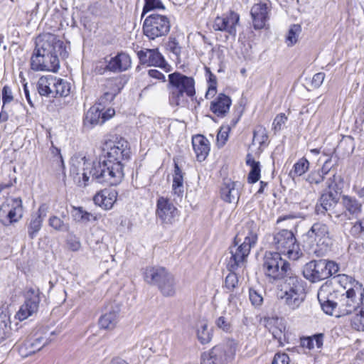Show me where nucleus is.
Here are the masks:
<instances>
[{
    "mask_svg": "<svg viewBox=\"0 0 364 364\" xmlns=\"http://www.w3.org/2000/svg\"><path fill=\"white\" fill-rule=\"evenodd\" d=\"M105 159L94 161L82 168V173L73 164L70 173L73 175H82L83 185L87 186L92 178L99 183L107 186H116L124 177L122 161L130 158L131 151L128 142L124 138L113 141L109 139L102 146ZM80 178V176L78 177Z\"/></svg>",
    "mask_w": 364,
    "mask_h": 364,
    "instance_id": "obj_1",
    "label": "nucleus"
},
{
    "mask_svg": "<svg viewBox=\"0 0 364 364\" xmlns=\"http://www.w3.org/2000/svg\"><path fill=\"white\" fill-rule=\"evenodd\" d=\"M338 293V290H332L327 284L322 285L317 294L321 309L326 314L337 318L353 314L352 318L355 314L359 313L364 295L352 291Z\"/></svg>",
    "mask_w": 364,
    "mask_h": 364,
    "instance_id": "obj_2",
    "label": "nucleus"
},
{
    "mask_svg": "<svg viewBox=\"0 0 364 364\" xmlns=\"http://www.w3.org/2000/svg\"><path fill=\"white\" fill-rule=\"evenodd\" d=\"M304 247L309 255L320 257L331 251L333 237L329 226L323 222L314 223L303 235Z\"/></svg>",
    "mask_w": 364,
    "mask_h": 364,
    "instance_id": "obj_3",
    "label": "nucleus"
},
{
    "mask_svg": "<svg viewBox=\"0 0 364 364\" xmlns=\"http://www.w3.org/2000/svg\"><path fill=\"white\" fill-rule=\"evenodd\" d=\"M168 102L172 107H186L196 95L195 80L178 72L168 75Z\"/></svg>",
    "mask_w": 364,
    "mask_h": 364,
    "instance_id": "obj_4",
    "label": "nucleus"
},
{
    "mask_svg": "<svg viewBox=\"0 0 364 364\" xmlns=\"http://www.w3.org/2000/svg\"><path fill=\"white\" fill-rule=\"evenodd\" d=\"M262 269L269 280H285L293 275L289 264L281 257V253L267 252L263 258Z\"/></svg>",
    "mask_w": 364,
    "mask_h": 364,
    "instance_id": "obj_5",
    "label": "nucleus"
},
{
    "mask_svg": "<svg viewBox=\"0 0 364 364\" xmlns=\"http://www.w3.org/2000/svg\"><path fill=\"white\" fill-rule=\"evenodd\" d=\"M304 287L302 281L293 274L286 278L281 289L280 299L290 309H298L305 299Z\"/></svg>",
    "mask_w": 364,
    "mask_h": 364,
    "instance_id": "obj_6",
    "label": "nucleus"
},
{
    "mask_svg": "<svg viewBox=\"0 0 364 364\" xmlns=\"http://www.w3.org/2000/svg\"><path fill=\"white\" fill-rule=\"evenodd\" d=\"M70 47L66 46L59 38L51 33L39 36L36 41L33 53L39 55H53L66 58L69 55Z\"/></svg>",
    "mask_w": 364,
    "mask_h": 364,
    "instance_id": "obj_7",
    "label": "nucleus"
},
{
    "mask_svg": "<svg viewBox=\"0 0 364 364\" xmlns=\"http://www.w3.org/2000/svg\"><path fill=\"white\" fill-rule=\"evenodd\" d=\"M236 348L237 343L234 340H228L203 353L201 364H227L234 359Z\"/></svg>",
    "mask_w": 364,
    "mask_h": 364,
    "instance_id": "obj_8",
    "label": "nucleus"
},
{
    "mask_svg": "<svg viewBox=\"0 0 364 364\" xmlns=\"http://www.w3.org/2000/svg\"><path fill=\"white\" fill-rule=\"evenodd\" d=\"M272 245L278 253L287 256L290 259L296 260L302 255L294 235L288 230H282L275 233Z\"/></svg>",
    "mask_w": 364,
    "mask_h": 364,
    "instance_id": "obj_9",
    "label": "nucleus"
},
{
    "mask_svg": "<svg viewBox=\"0 0 364 364\" xmlns=\"http://www.w3.org/2000/svg\"><path fill=\"white\" fill-rule=\"evenodd\" d=\"M338 270V264L335 262L324 259L312 260L306 264L303 274L308 280L316 282L330 277Z\"/></svg>",
    "mask_w": 364,
    "mask_h": 364,
    "instance_id": "obj_10",
    "label": "nucleus"
},
{
    "mask_svg": "<svg viewBox=\"0 0 364 364\" xmlns=\"http://www.w3.org/2000/svg\"><path fill=\"white\" fill-rule=\"evenodd\" d=\"M142 28L144 34L149 40H155L169 33L171 23L165 15L151 14L144 19Z\"/></svg>",
    "mask_w": 364,
    "mask_h": 364,
    "instance_id": "obj_11",
    "label": "nucleus"
},
{
    "mask_svg": "<svg viewBox=\"0 0 364 364\" xmlns=\"http://www.w3.org/2000/svg\"><path fill=\"white\" fill-rule=\"evenodd\" d=\"M23 208L22 200L21 198H11L1 205L0 217L3 218L5 215V219L3 220L4 225H10L18 222L23 216Z\"/></svg>",
    "mask_w": 364,
    "mask_h": 364,
    "instance_id": "obj_12",
    "label": "nucleus"
},
{
    "mask_svg": "<svg viewBox=\"0 0 364 364\" xmlns=\"http://www.w3.org/2000/svg\"><path fill=\"white\" fill-rule=\"evenodd\" d=\"M40 290L30 288L26 294V300L16 313L15 317L19 321H23L36 313L38 309L40 299Z\"/></svg>",
    "mask_w": 364,
    "mask_h": 364,
    "instance_id": "obj_13",
    "label": "nucleus"
},
{
    "mask_svg": "<svg viewBox=\"0 0 364 364\" xmlns=\"http://www.w3.org/2000/svg\"><path fill=\"white\" fill-rule=\"evenodd\" d=\"M137 57L141 65L159 67L165 72H169L171 66L166 61L157 48H145L137 52Z\"/></svg>",
    "mask_w": 364,
    "mask_h": 364,
    "instance_id": "obj_14",
    "label": "nucleus"
},
{
    "mask_svg": "<svg viewBox=\"0 0 364 364\" xmlns=\"http://www.w3.org/2000/svg\"><path fill=\"white\" fill-rule=\"evenodd\" d=\"M239 21L240 15L230 11L221 16H217L214 20L213 27L215 31H223L228 33L229 36L235 37Z\"/></svg>",
    "mask_w": 364,
    "mask_h": 364,
    "instance_id": "obj_15",
    "label": "nucleus"
},
{
    "mask_svg": "<svg viewBox=\"0 0 364 364\" xmlns=\"http://www.w3.org/2000/svg\"><path fill=\"white\" fill-rule=\"evenodd\" d=\"M31 68L34 71H50L57 73L60 68V60L57 55H39L33 53Z\"/></svg>",
    "mask_w": 364,
    "mask_h": 364,
    "instance_id": "obj_16",
    "label": "nucleus"
},
{
    "mask_svg": "<svg viewBox=\"0 0 364 364\" xmlns=\"http://www.w3.org/2000/svg\"><path fill=\"white\" fill-rule=\"evenodd\" d=\"M178 210L167 198L159 197L156 201V215L162 223L172 224L178 216Z\"/></svg>",
    "mask_w": 364,
    "mask_h": 364,
    "instance_id": "obj_17",
    "label": "nucleus"
},
{
    "mask_svg": "<svg viewBox=\"0 0 364 364\" xmlns=\"http://www.w3.org/2000/svg\"><path fill=\"white\" fill-rule=\"evenodd\" d=\"M271 3L269 1H260L255 4L250 9L252 26L255 30H260L265 27L269 19Z\"/></svg>",
    "mask_w": 364,
    "mask_h": 364,
    "instance_id": "obj_18",
    "label": "nucleus"
},
{
    "mask_svg": "<svg viewBox=\"0 0 364 364\" xmlns=\"http://www.w3.org/2000/svg\"><path fill=\"white\" fill-rule=\"evenodd\" d=\"M240 242L234 241V245L230 247L231 257L228 264L230 271H235L242 264L246 261L252 249L246 243L242 242L240 245H238Z\"/></svg>",
    "mask_w": 364,
    "mask_h": 364,
    "instance_id": "obj_19",
    "label": "nucleus"
},
{
    "mask_svg": "<svg viewBox=\"0 0 364 364\" xmlns=\"http://www.w3.org/2000/svg\"><path fill=\"white\" fill-rule=\"evenodd\" d=\"M259 230V226L255 221L248 220L242 225L241 230L235 237V242H241L243 237L242 242L253 248L258 240Z\"/></svg>",
    "mask_w": 364,
    "mask_h": 364,
    "instance_id": "obj_20",
    "label": "nucleus"
},
{
    "mask_svg": "<svg viewBox=\"0 0 364 364\" xmlns=\"http://www.w3.org/2000/svg\"><path fill=\"white\" fill-rule=\"evenodd\" d=\"M239 186L238 182L230 178H225L220 190L221 199L228 203H237L240 196Z\"/></svg>",
    "mask_w": 364,
    "mask_h": 364,
    "instance_id": "obj_21",
    "label": "nucleus"
},
{
    "mask_svg": "<svg viewBox=\"0 0 364 364\" xmlns=\"http://www.w3.org/2000/svg\"><path fill=\"white\" fill-rule=\"evenodd\" d=\"M333 282L337 284L342 290L337 289L341 293H348L350 291L360 293L364 295V289L363 285L354 278L346 274H338L333 278Z\"/></svg>",
    "mask_w": 364,
    "mask_h": 364,
    "instance_id": "obj_22",
    "label": "nucleus"
},
{
    "mask_svg": "<svg viewBox=\"0 0 364 364\" xmlns=\"http://www.w3.org/2000/svg\"><path fill=\"white\" fill-rule=\"evenodd\" d=\"M48 343V339L42 336L33 339L29 338L18 346V353L21 356L26 358L39 351Z\"/></svg>",
    "mask_w": 364,
    "mask_h": 364,
    "instance_id": "obj_23",
    "label": "nucleus"
},
{
    "mask_svg": "<svg viewBox=\"0 0 364 364\" xmlns=\"http://www.w3.org/2000/svg\"><path fill=\"white\" fill-rule=\"evenodd\" d=\"M109 71L120 73L131 67V58L124 53H118L114 57H106Z\"/></svg>",
    "mask_w": 364,
    "mask_h": 364,
    "instance_id": "obj_24",
    "label": "nucleus"
},
{
    "mask_svg": "<svg viewBox=\"0 0 364 364\" xmlns=\"http://www.w3.org/2000/svg\"><path fill=\"white\" fill-rule=\"evenodd\" d=\"M168 273V269L164 267L149 266L144 269L143 277L147 284L157 286Z\"/></svg>",
    "mask_w": 364,
    "mask_h": 364,
    "instance_id": "obj_25",
    "label": "nucleus"
},
{
    "mask_svg": "<svg viewBox=\"0 0 364 364\" xmlns=\"http://www.w3.org/2000/svg\"><path fill=\"white\" fill-rule=\"evenodd\" d=\"M48 206L46 204L40 205L38 213L32 215L28 228V234L30 238L33 239L40 231L44 218L46 215Z\"/></svg>",
    "mask_w": 364,
    "mask_h": 364,
    "instance_id": "obj_26",
    "label": "nucleus"
},
{
    "mask_svg": "<svg viewBox=\"0 0 364 364\" xmlns=\"http://www.w3.org/2000/svg\"><path fill=\"white\" fill-rule=\"evenodd\" d=\"M117 196L116 191L105 189L98 192L94 196L93 200L95 205L102 207L105 210H109L115 203Z\"/></svg>",
    "mask_w": 364,
    "mask_h": 364,
    "instance_id": "obj_27",
    "label": "nucleus"
},
{
    "mask_svg": "<svg viewBox=\"0 0 364 364\" xmlns=\"http://www.w3.org/2000/svg\"><path fill=\"white\" fill-rule=\"evenodd\" d=\"M119 309L117 306H111L109 309L103 314L99 319V325L101 328L113 329L119 317Z\"/></svg>",
    "mask_w": 364,
    "mask_h": 364,
    "instance_id": "obj_28",
    "label": "nucleus"
},
{
    "mask_svg": "<svg viewBox=\"0 0 364 364\" xmlns=\"http://www.w3.org/2000/svg\"><path fill=\"white\" fill-rule=\"evenodd\" d=\"M230 105V98L224 94H220L211 102L210 109L217 116L223 117L229 111Z\"/></svg>",
    "mask_w": 364,
    "mask_h": 364,
    "instance_id": "obj_29",
    "label": "nucleus"
},
{
    "mask_svg": "<svg viewBox=\"0 0 364 364\" xmlns=\"http://www.w3.org/2000/svg\"><path fill=\"white\" fill-rule=\"evenodd\" d=\"M193 147L198 161H203L210 151V142L207 138H191Z\"/></svg>",
    "mask_w": 364,
    "mask_h": 364,
    "instance_id": "obj_30",
    "label": "nucleus"
},
{
    "mask_svg": "<svg viewBox=\"0 0 364 364\" xmlns=\"http://www.w3.org/2000/svg\"><path fill=\"white\" fill-rule=\"evenodd\" d=\"M55 80L56 77L53 75L42 76L37 82V89L41 96L53 97Z\"/></svg>",
    "mask_w": 364,
    "mask_h": 364,
    "instance_id": "obj_31",
    "label": "nucleus"
},
{
    "mask_svg": "<svg viewBox=\"0 0 364 364\" xmlns=\"http://www.w3.org/2000/svg\"><path fill=\"white\" fill-rule=\"evenodd\" d=\"M184 173L174 160V170L173 174L172 191L174 195L182 197L184 192L183 186Z\"/></svg>",
    "mask_w": 364,
    "mask_h": 364,
    "instance_id": "obj_32",
    "label": "nucleus"
},
{
    "mask_svg": "<svg viewBox=\"0 0 364 364\" xmlns=\"http://www.w3.org/2000/svg\"><path fill=\"white\" fill-rule=\"evenodd\" d=\"M156 287L164 296H173L176 293V282L173 275L169 272Z\"/></svg>",
    "mask_w": 364,
    "mask_h": 364,
    "instance_id": "obj_33",
    "label": "nucleus"
},
{
    "mask_svg": "<svg viewBox=\"0 0 364 364\" xmlns=\"http://www.w3.org/2000/svg\"><path fill=\"white\" fill-rule=\"evenodd\" d=\"M342 204L347 212L355 217H358L362 211V204L354 197L343 195Z\"/></svg>",
    "mask_w": 364,
    "mask_h": 364,
    "instance_id": "obj_34",
    "label": "nucleus"
},
{
    "mask_svg": "<svg viewBox=\"0 0 364 364\" xmlns=\"http://www.w3.org/2000/svg\"><path fill=\"white\" fill-rule=\"evenodd\" d=\"M102 115L101 108L100 107L93 106L87 112L84 119V127L91 129L93 126L101 123Z\"/></svg>",
    "mask_w": 364,
    "mask_h": 364,
    "instance_id": "obj_35",
    "label": "nucleus"
},
{
    "mask_svg": "<svg viewBox=\"0 0 364 364\" xmlns=\"http://www.w3.org/2000/svg\"><path fill=\"white\" fill-rule=\"evenodd\" d=\"M319 205L316 206V212L318 214H324L326 211L336 204L337 200L332 192H328L321 195L319 200Z\"/></svg>",
    "mask_w": 364,
    "mask_h": 364,
    "instance_id": "obj_36",
    "label": "nucleus"
},
{
    "mask_svg": "<svg viewBox=\"0 0 364 364\" xmlns=\"http://www.w3.org/2000/svg\"><path fill=\"white\" fill-rule=\"evenodd\" d=\"M246 164L250 166L251 170L248 174L247 181L250 183H255L260 178V164L256 161L251 154L246 156Z\"/></svg>",
    "mask_w": 364,
    "mask_h": 364,
    "instance_id": "obj_37",
    "label": "nucleus"
},
{
    "mask_svg": "<svg viewBox=\"0 0 364 364\" xmlns=\"http://www.w3.org/2000/svg\"><path fill=\"white\" fill-rule=\"evenodd\" d=\"M323 333H316L311 336L302 337L300 339V345L302 348L312 350L316 346L321 348L323 343Z\"/></svg>",
    "mask_w": 364,
    "mask_h": 364,
    "instance_id": "obj_38",
    "label": "nucleus"
},
{
    "mask_svg": "<svg viewBox=\"0 0 364 364\" xmlns=\"http://www.w3.org/2000/svg\"><path fill=\"white\" fill-rule=\"evenodd\" d=\"M54 91L53 97H66L70 94V83L62 79L56 77V80H55L54 85Z\"/></svg>",
    "mask_w": 364,
    "mask_h": 364,
    "instance_id": "obj_39",
    "label": "nucleus"
},
{
    "mask_svg": "<svg viewBox=\"0 0 364 364\" xmlns=\"http://www.w3.org/2000/svg\"><path fill=\"white\" fill-rule=\"evenodd\" d=\"M309 168V161L304 157L301 158L294 164L292 169L290 171L289 175L293 178L297 176H301L308 171Z\"/></svg>",
    "mask_w": 364,
    "mask_h": 364,
    "instance_id": "obj_40",
    "label": "nucleus"
},
{
    "mask_svg": "<svg viewBox=\"0 0 364 364\" xmlns=\"http://www.w3.org/2000/svg\"><path fill=\"white\" fill-rule=\"evenodd\" d=\"M10 328V316L7 311L0 309V342L6 336Z\"/></svg>",
    "mask_w": 364,
    "mask_h": 364,
    "instance_id": "obj_41",
    "label": "nucleus"
},
{
    "mask_svg": "<svg viewBox=\"0 0 364 364\" xmlns=\"http://www.w3.org/2000/svg\"><path fill=\"white\" fill-rule=\"evenodd\" d=\"M350 325L352 328L358 331H364V301L359 313L350 318Z\"/></svg>",
    "mask_w": 364,
    "mask_h": 364,
    "instance_id": "obj_42",
    "label": "nucleus"
},
{
    "mask_svg": "<svg viewBox=\"0 0 364 364\" xmlns=\"http://www.w3.org/2000/svg\"><path fill=\"white\" fill-rule=\"evenodd\" d=\"M264 291L261 289H256L251 287L249 289V299L252 306L257 308L263 304L264 298L263 294Z\"/></svg>",
    "mask_w": 364,
    "mask_h": 364,
    "instance_id": "obj_43",
    "label": "nucleus"
},
{
    "mask_svg": "<svg viewBox=\"0 0 364 364\" xmlns=\"http://www.w3.org/2000/svg\"><path fill=\"white\" fill-rule=\"evenodd\" d=\"M144 2L141 18L149 11L165 9V6L161 0H144Z\"/></svg>",
    "mask_w": 364,
    "mask_h": 364,
    "instance_id": "obj_44",
    "label": "nucleus"
},
{
    "mask_svg": "<svg viewBox=\"0 0 364 364\" xmlns=\"http://www.w3.org/2000/svg\"><path fill=\"white\" fill-rule=\"evenodd\" d=\"M105 90L118 95L123 87L121 80L118 78L106 79L104 84Z\"/></svg>",
    "mask_w": 364,
    "mask_h": 364,
    "instance_id": "obj_45",
    "label": "nucleus"
},
{
    "mask_svg": "<svg viewBox=\"0 0 364 364\" xmlns=\"http://www.w3.org/2000/svg\"><path fill=\"white\" fill-rule=\"evenodd\" d=\"M301 32V27L300 25L293 24L291 26L287 36V42L288 46H291L297 42L299 36Z\"/></svg>",
    "mask_w": 364,
    "mask_h": 364,
    "instance_id": "obj_46",
    "label": "nucleus"
},
{
    "mask_svg": "<svg viewBox=\"0 0 364 364\" xmlns=\"http://www.w3.org/2000/svg\"><path fill=\"white\" fill-rule=\"evenodd\" d=\"M206 73L208 75V88L205 93V97L209 99L216 94L217 79L216 76L210 72L209 68H206Z\"/></svg>",
    "mask_w": 364,
    "mask_h": 364,
    "instance_id": "obj_47",
    "label": "nucleus"
},
{
    "mask_svg": "<svg viewBox=\"0 0 364 364\" xmlns=\"http://www.w3.org/2000/svg\"><path fill=\"white\" fill-rule=\"evenodd\" d=\"M48 224L55 230L60 232H66L69 228V225L67 223H65L63 219L55 215L51 216L49 218Z\"/></svg>",
    "mask_w": 364,
    "mask_h": 364,
    "instance_id": "obj_48",
    "label": "nucleus"
},
{
    "mask_svg": "<svg viewBox=\"0 0 364 364\" xmlns=\"http://www.w3.org/2000/svg\"><path fill=\"white\" fill-rule=\"evenodd\" d=\"M198 338L202 344L208 343L210 341L212 334L208 329L207 324L202 323L197 331Z\"/></svg>",
    "mask_w": 364,
    "mask_h": 364,
    "instance_id": "obj_49",
    "label": "nucleus"
},
{
    "mask_svg": "<svg viewBox=\"0 0 364 364\" xmlns=\"http://www.w3.org/2000/svg\"><path fill=\"white\" fill-rule=\"evenodd\" d=\"M215 324L220 329L226 333H230L232 331V327L231 321L230 318L224 316L218 317L215 321Z\"/></svg>",
    "mask_w": 364,
    "mask_h": 364,
    "instance_id": "obj_50",
    "label": "nucleus"
},
{
    "mask_svg": "<svg viewBox=\"0 0 364 364\" xmlns=\"http://www.w3.org/2000/svg\"><path fill=\"white\" fill-rule=\"evenodd\" d=\"M167 49L175 55L176 60H179V56L181 53V47L175 38H169L167 43Z\"/></svg>",
    "mask_w": 364,
    "mask_h": 364,
    "instance_id": "obj_51",
    "label": "nucleus"
},
{
    "mask_svg": "<svg viewBox=\"0 0 364 364\" xmlns=\"http://www.w3.org/2000/svg\"><path fill=\"white\" fill-rule=\"evenodd\" d=\"M287 121V117L284 113H280L276 116L274 118L272 127L274 130L276 132L282 129Z\"/></svg>",
    "mask_w": 364,
    "mask_h": 364,
    "instance_id": "obj_52",
    "label": "nucleus"
},
{
    "mask_svg": "<svg viewBox=\"0 0 364 364\" xmlns=\"http://www.w3.org/2000/svg\"><path fill=\"white\" fill-rule=\"evenodd\" d=\"M238 283V278L237 274L233 272V271H230V272L226 276L225 279V285L227 289L229 290L234 289Z\"/></svg>",
    "mask_w": 364,
    "mask_h": 364,
    "instance_id": "obj_53",
    "label": "nucleus"
},
{
    "mask_svg": "<svg viewBox=\"0 0 364 364\" xmlns=\"http://www.w3.org/2000/svg\"><path fill=\"white\" fill-rule=\"evenodd\" d=\"M77 210V212L76 213V215L82 222L87 223L92 220L95 221L97 220V218L95 215H93L90 213L87 212L86 210H84L82 208H78Z\"/></svg>",
    "mask_w": 364,
    "mask_h": 364,
    "instance_id": "obj_54",
    "label": "nucleus"
},
{
    "mask_svg": "<svg viewBox=\"0 0 364 364\" xmlns=\"http://www.w3.org/2000/svg\"><path fill=\"white\" fill-rule=\"evenodd\" d=\"M325 179L326 178H324V176H323V174L321 173L319 171H315L311 172L306 180L309 183L319 184Z\"/></svg>",
    "mask_w": 364,
    "mask_h": 364,
    "instance_id": "obj_55",
    "label": "nucleus"
},
{
    "mask_svg": "<svg viewBox=\"0 0 364 364\" xmlns=\"http://www.w3.org/2000/svg\"><path fill=\"white\" fill-rule=\"evenodd\" d=\"M289 358L285 353H277L273 358L272 364H289Z\"/></svg>",
    "mask_w": 364,
    "mask_h": 364,
    "instance_id": "obj_56",
    "label": "nucleus"
},
{
    "mask_svg": "<svg viewBox=\"0 0 364 364\" xmlns=\"http://www.w3.org/2000/svg\"><path fill=\"white\" fill-rule=\"evenodd\" d=\"M107 65V58H105L97 63L95 67V73L97 75H104L107 71H109Z\"/></svg>",
    "mask_w": 364,
    "mask_h": 364,
    "instance_id": "obj_57",
    "label": "nucleus"
},
{
    "mask_svg": "<svg viewBox=\"0 0 364 364\" xmlns=\"http://www.w3.org/2000/svg\"><path fill=\"white\" fill-rule=\"evenodd\" d=\"M117 95L105 90L103 95L99 99V105L102 106L112 102Z\"/></svg>",
    "mask_w": 364,
    "mask_h": 364,
    "instance_id": "obj_58",
    "label": "nucleus"
},
{
    "mask_svg": "<svg viewBox=\"0 0 364 364\" xmlns=\"http://www.w3.org/2000/svg\"><path fill=\"white\" fill-rule=\"evenodd\" d=\"M13 100V95L11 89L8 86L5 85L2 89V102L3 104L10 103Z\"/></svg>",
    "mask_w": 364,
    "mask_h": 364,
    "instance_id": "obj_59",
    "label": "nucleus"
},
{
    "mask_svg": "<svg viewBox=\"0 0 364 364\" xmlns=\"http://www.w3.org/2000/svg\"><path fill=\"white\" fill-rule=\"evenodd\" d=\"M324 78H325V74L323 73H318L315 74L313 76L312 80H311L312 87L314 88L319 87L322 85V83L324 80Z\"/></svg>",
    "mask_w": 364,
    "mask_h": 364,
    "instance_id": "obj_60",
    "label": "nucleus"
},
{
    "mask_svg": "<svg viewBox=\"0 0 364 364\" xmlns=\"http://www.w3.org/2000/svg\"><path fill=\"white\" fill-rule=\"evenodd\" d=\"M67 245L72 251H77L81 247L80 240L75 237H70L67 241Z\"/></svg>",
    "mask_w": 364,
    "mask_h": 364,
    "instance_id": "obj_61",
    "label": "nucleus"
},
{
    "mask_svg": "<svg viewBox=\"0 0 364 364\" xmlns=\"http://www.w3.org/2000/svg\"><path fill=\"white\" fill-rule=\"evenodd\" d=\"M331 159H328L323 164V166L320 170L321 173L323 174V176H324V178H326V176L327 175L331 174V169L332 168V165H331Z\"/></svg>",
    "mask_w": 364,
    "mask_h": 364,
    "instance_id": "obj_62",
    "label": "nucleus"
},
{
    "mask_svg": "<svg viewBox=\"0 0 364 364\" xmlns=\"http://www.w3.org/2000/svg\"><path fill=\"white\" fill-rule=\"evenodd\" d=\"M336 173H333L331 174V176L326 179L325 181V186L326 188L328 189H335L337 186L336 182Z\"/></svg>",
    "mask_w": 364,
    "mask_h": 364,
    "instance_id": "obj_63",
    "label": "nucleus"
},
{
    "mask_svg": "<svg viewBox=\"0 0 364 364\" xmlns=\"http://www.w3.org/2000/svg\"><path fill=\"white\" fill-rule=\"evenodd\" d=\"M148 73L149 75L153 78L161 80L163 82L166 81L165 75L156 69L149 70Z\"/></svg>",
    "mask_w": 364,
    "mask_h": 364,
    "instance_id": "obj_64",
    "label": "nucleus"
}]
</instances>
